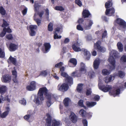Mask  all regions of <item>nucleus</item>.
Returning <instances> with one entry per match:
<instances>
[{"label": "nucleus", "instance_id": "1", "mask_svg": "<svg viewBox=\"0 0 126 126\" xmlns=\"http://www.w3.org/2000/svg\"><path fill=\"white\" fill-rule=\"evenodd\" d=\"M117 54V52L114 50H113L111 52L110 56L108 61L111 65L109 66V68L111 70H113L115 68V61L114 57L116 58Z\"/></svg>", "mask_w": 126, "mask_h": 126}, {"label": "nucleus", "instance_id": "2", "mask_svg": "<svg viewBox=\"0 0 126 126\" xmlns=\"http://www.w3.org/2000/svg\"><path fill=\"white\" fill-rule=\"evenodd\" d=\"M37 95L38 96L36 95H34V101L37 105H41L42 104L43 101L44 100V97L39 94H37Z\"/></svg>", "mask_w": 126, "mask_h": 126}, {"label": "nucleus", "instance_id": "3", "mask_svg": "<svg viewBox=\"0 0 126 126\" xmlns=\"http://www.w3.org/2000/svg\"><path fill=\"white\" fill-rule=\"evenodd\" d=\"M48 92V90L46 87H44L39 89L38 92V94H39L40 95L42 96H43V94H44L46 97L48 95H51V94H49Z\"/></svg>", "mask_w": 126, "mask_h": 126}, {"label": "nucleus", "instance_id": "4", "mask_svg": "<svg viewBox=\"0 0 126 126\" xmlns=\"http://www.w3.org/2000/svg\"><path fill=\"white\" fill-rule=\"evenodd\" d=\"M100 43V41H98L95 44H94V48L102 52H105L106 50V49L103 47L100 46L99 44Z\"/></svg>", "mask_w": 126, "mask_h": 126}, {"label": "nucleus", "instance_id": "5", "mask_svg": "<svg viewBox=\"0 0 126 126\" xmlns=\"http://www.w3.org/2000/svg\"><path fill=\"white\" fill-rule=\"evenodd\" d=\"M57 87L58 90L63 92L67 91L68 89V85L65 83H63L61 85L59 84Z\"/></svg>", "mask_w": 126, "mask_h": 126}, {"label": "nucleus", "instance_id": "6", "mask_svg": "<svg viewBox=\"0 0 126 126\" xmlns=\"http://www.w3.org/2000/svg\"><path fill=\"white\" fill-rule=\"evenodd\" d=\"M36 82L34 81H32L30 83L29 85L27 87L26 89L28 91H32L36 89Z\"/></svg>", "mask_w": 126, "mask_h": 126}, {"label": "nucleus", "instance_id": "7", "mask_svg": "<svg viewBox=\"0 0 126 126\" xmlns=\"http://www.w3.org/2000/svg\"><path fill=\"white\" fill-rule=\"evenodd\" d=\"M47 100V107H49L52 104V99L55 98L54 96L52 95H48L46 97Z\"/></svg>", "mask_w": 126, "mask_h": 126}, {"label": "nucleus", "instance_id": "8", "mask_svg": "<svg viewBox=\"0 0 126 126\" xmlns=\"http://www.w3.org/2000/svg\"><path fill=\"white\" fill-rule=\"evenodd\" d=\"M18 47V44L11 43L9 44V49L11 51H14L17 50Z\"/></svg>", "mask_w": 126, "mask_h": 126}, {"label": "nucleus", "instance_id": "9", "mask_svg": "<svg viewBox=\"0 0 126 126\" xmlns=\"http://www.w3.org/2000/svg\"><path fill=\"white\" fill-rule=\"evenodd\" d=\"M11 77L8 75H6L3 76L2 78L3 82L5 83H9L11 81Z\"/></svg>", "mask_w": 126, "mask_h": 126}, {"label": "nucleus", "instance_id": "10", "mask_svg": "<svg viewBox=\"0 0 126 126\" xmlns=\"http://www.w3.org/2000/svg\"><path fill=\"white\" fill-rule=\"evenodd\" d=\"M100 84H98V85L99 89L104 92H107L112 89V87L110 85H108L106 87L104 85L101 86H99Z\"/></svg>", "mask_w": 126, "mask_h": 126}, {"label": "nucleus", "instance_id": "11", "mask_svg": "<svg viewBox=\"0 0 126 126\" xmlns=\"http://www.w3.org/2000/svg\"><path fill=\"white\" fill-rule=\"evenodd\" d=\"M100 63V60L98 58H96L93 62V66L94 70L97 69Z\"/></svg>", "mask_w": 126, "mask_h": 126}, {"label": "nucleus", "instance_id": "12", "mask_svg": "<svg viewBox=\"0 0 126 126\" xmlns=\"http://www.w3.org/2000/svg\"><path fill=\"white\" fill-rule=\"evenodd\" d=\"M71 120L74 123H76L77 121V117L75 114L73 112H71L69 116Z\"/></svg>", "mask_w": 126, "mask_h": 126}, {"label": "nucleus", "instance_id": "13", "mask_svg": "<svg viewBox=\"0 0 126 126\" xmlns=\"http://www.w3.org/2000/svg\"><path fill=\"white\" fill-rule=\"evenodd\" d=\"M117 23L119 24L121 27L126 29V23L123 20L120 18H118L116 20Z\"/></svg>", "mask_w": 126, "mask_h": 126}, {"label": "nucleus", "instance_id": "14", "mask_svg": "<svg viewBox=\"0 0 126 126\" xmlns=\"http://www.w3.org/2000/svg\"><path fill=\"white\" fill-rule=\"evenodd\" d=\"M115 12L114 9L113 8H110L109 9H107L105 13L106 15L109 16H111L114 14Z\"/></svg>", "mask_w": 126, "mask_h": 126}, {"label": "nucleus", "instance_id": "15", "mask_svg": "<svg viewBox=\"0 0 126 126\" xmlns=\"http://www.w3.org/2000/svg\"><path fill=\"white\" fill-rule=\"evenodd\" d=\"M80 46L79 44H78V43L73 44L72 47L73 50L76 52L82 51V50L78 47V46Z\"/></svg>", "mask_w": 126, "mask_h": 126}, {"label": "nucleus", "instance_id": "16", "mask_svg": "<svg viewBox=\"0 0 126 126\" xmlns=\"http://www.w3.org/2000/svg\"><path fill=\"white\" fill-rule=\"evenodd\" d=\"M47 118L46 120V125L47 126H51V118L50 115L48 114H47Z\"/></svg>", "mask_w": 126, "mask_h": 126}, {"label": "nucleus", "instance_id": "17", "mask_svg": "<svg viewBox=\"0 0 126 126\" xmlns=\"http://www.w3.org/2000/svg\"><path fill=\"white\" fill-rule=\"evenodd\" d=\"M114 79V76L110 75L108 76L105 78L104 79V81L106 83H108L113 80Z\"/></svg>", "mask_w": 126, "mask_h": 126}, {"label": "nucleus", "instance_id": "18", "mask_svg": "<svg viewBox=\"0 0 126 126\" xmlns=\"http://www.w3.org/2000/svg\"><path fill=\"white\" fill-rule=\"evenodd\" d=\"M82 50L84 51V54L87 60H89L91 55V54L86 49H82Z\"/></svg>", "mask_w": 126, "mask_h": 126}, {"label": "nucleus", "instance_id": "19", "mask_svg": "<svg viewBox=\"0 0 126 126\" xmlns=\"http://www.w3.org/2000/svg\"><path fill=\"white\" fill-rule=\"evenodd\" d=\"M88 25H86L84 27V28L85 30H89L91 29V27L93 24V21L90 20H89L88 21Z\"/></svg>", "mask_w": 126, "mask_h": 126}, {"label": "nucleus", "instance_id": "20", "mask_svg": "<svg viewBox=\"0 0 126 126\" xmlns=\"http://www.w3.org/2000/svg\"><path fill=\"white\" fill-rule=\"evenodd\" d=\"M82 15L83 16L84 18H85L88 17L90 15V14L88 10H85L83 11Z\"/></svg>", "mask_w": 126, "mask_h": 126}, {"label": "nucleus", "instance_id": "21", "mask_svg": "<svg viewBox=\"0 0 126 126\" xmlns=\"http://www.w3.org/2000/svg\"><path fill=\"white\" fill-rule=\"evenodd\" d=\"M7 90V88L5 86L2 85L0 86V93L2 94H4Z\"/></svg>", "mask_w": 126, "mask_h": 126}, {"label": "nucleus", "instance_id": "22", "mask_svg": "<svg viewBox=\"0 0 126 126\" xmlns=\"http://www.w3.org/2000/svg\"><path fill=\"white\" fill-rule=\"evenodd\" d=\"M71 76L74 77H79L81 76V73L80 71H76L73 72L71 74Z\"/></svg>", "mask_w": 126, "mask_h": 126}, {"label": "nucleus", "instance_id": "23", "mask_svg": "<svg viewBox=\"0 0 126 126\" xmlns=\"http://www.w3.org/2000/svg\"><path fill=\"white\" fill-rule=\"evenodd\" d=\"M70 63L72 64L74 66H75L77 64L76 60L75 59L72 58L70 59L69 62L68 64L70 66L73 67V66H71L70 65Z\"/></svg>", "mask_w": 126, "mask_h": 126}, {"label": "nucleus", "instance_id": "24", "mask_svg": "<svg viewBox=\"0 0 126 126\" xmlns=\"http://www.w3.org/2000/svg\"><path fill=\"white\" fill-rule=\"evenodd\" d=\"M45 47V53H47L49 51L51 47L50 44L48 43H46L44 44Z\"/></svg>", "mask_w": 126, "mask_h": 126}, {"label": "nucleus", "instance_id": "25", "mask_svg": "<svg viewBox=\"0 0 126 126\" xmlns=\"http://www.w3.org/2000/svg\"><path fill=\"white\" fill-rule=\"evenodd\" d=\"M120 92V90L119 89L115 91H113L112 92L111 91H110L109 93L110 95H112L114 97H115L116 95L119 94Z\"/></svg>", "mask_w": 126, "mask_h": 126}, {"label": "nucleus", "instance_id": "26", "mask_svg": "<svg viewBox=\"0 0 126 126\" xmlns=\"http://www.w3.org/2000/svg\"><path fill=\"white\" fill-rule=\"evenodd\" d=\"M70 101V100L68 97L65 98L63 100L65 106L66 107L68 106Z\"/></svg>", "mask_w": 126, "mask_h": 126}, {"label": "nucleus", "instance_id": "27", "mask_svg": "<svg viewBox=\"0 0 126 126\" xmlns=\"http://www.w3.org/2000/svg\"><path fill=\"white\" fill-rule=\"evenodd\" d=\"M9 60L10 62H12L14 65H15L16 63V58L12 57L11 56H10L9 58L8 62H9L8 60Z\"/></svg>", "mask_w": 126, "mask_h": 126}, {"label": "nucleus", "instance_id": "28", "mask_svg": "<svg viewBox=\"0 0 126 126\" xmlns=\"http://www.w3.org/2000/svg\"><path fill=\"white\" fill-rule=\"evenodd\" d=\"M83 84H78V86L77 89V91L80 93H81L82 91Z\"/></svg>", "mask_w": 126, "mask_h": 126}, {"label": "nucleus", "instance_id": "29", "mask_svg": "<svg viewBox=\"0 0 126 126\" xmlns=\"http://www.w3.org/2000/svg\"><path fill=\"white\" fill-rule=\"evenodd\" d=\"M96 104V102H86V105L88 107H92L94 106Z\"/></svg>", "mask_w": 126, "mask_h": 126}, {"label": "nucleus", "instance_id": "30", "mask_svg": "<svg viewBox=\"0 0 126 126\" xmlns=\"http://www.w3.org/2000/svg\"><path fill=\"white\" fill-rule=\"evenodd\" d=\"M80 66V68L79 71L80 72H82L83 73H85L86 72V69L84 64L83 63H81Z\"/></svg>", "mask_w": 126, "mask_h": 126}, {"label": "nucleus", "instance_id": "31", "mask_svg": "<svg viewBox=\"0 0 126 126\" xmlns=\"http://www.w3.org/2000/svg\"><path fill=\"white\" fill-rule=\"evenodd\" d=\"M117 46L118 49L120 52H122L123 50V46L122 44L119 42L118 43Z\"/></svg>", "mask_w": 126, "mask_h": 126}, {"label": "nucleus", "instance_id": "32", "mask_svg": "<svg viewBox=\"0 0 126 126\" xmlns=\"http://www.w3.org/2000/svg\"><path fill=\"white\" fill-rule=\"evenodd\" d=\"M66 81L69 83L72 84L73 83V79L71 77H68L66 78Z\"/></svg>", "mask_w": 126, "mask_h": 126}, {"label": "nucleus", "instance_id": "33", "mask_svg": "<svg viewBox=\"0 0 126 126\" xmlns=\"http://www.w3.org/2000/svg\"><path fill=\"white\" fill-rule=\"evenodd\" d=\"M112 3L110 1H108L106 2L105 4V5L106 8H109L111 7L112 5Z\"/></svg>", "mask_w": 126, "mask_h": 126}, {"label": "nucleus", "instance_id": "34", "mask_svg": "<svg viewBox=\"0 0 126 126\" xmlns=\"http://www.w3.org/2000/svg\"><path fill=\"white\" fill-rule=\"evenodd\" d=\"M60 124V122L55 120L52 121V126H58Z\"/></svg>", "mask_w": 126, "mask_h": 126}, {"label": "nucleus", "instance_id": "35", "mask_svg": "<svg viewBox=\"0 0 126 126\" xmlns=\"http://www.w3.org/2000/svg\"><path fill=\"white\" fill-rule=\"evenodd\" d=\"M40 6V5H39L38 3H37L36 2H35L34 5L35 11H37L39 8Z\"/></svg>", "mask_w": 126, "mask_h": 126}, {"label": "nucleus", "instance_id": "36", "mask_svg": "<svg viewBox=\"0 0 126 126\" xmlns=\"http://www.w3.org/2000/svg\"><path fill=\"white\" fill-rule=\"evenodd\" d=\"M110 72L106 69H103L102 71V74L104 75H107L110 74Z\"/></svg>", "mask_w": 126, "mask_h": 126}, {"label": "nucleus", "instance_id": "37", "mask_svg": "<svg viewBox=\"0 0 126 126\" xmlns=\"http://www.w3.org/2000/svg\"><path fill=\"white\" fill-rule=\"evenodd\" d=\"M119 76L121 78H123L125 76L124 73L122 71H119L118 72Z\"/></svg>", "mask_w": 126, "mask_h": 126}, {"label": "nucleus", "instance_id": "38", "mask_svg": "<svg viewBox=\"0 0 126 126\" xmlns=\"http://www.w3.org/2000/svg\"><path fill=\"white\" fill-rule=\"evenodd\" d=\"M53 24L52 23H50L48 26V30L49 31H52L53 30Z\"/></svg>", "mask_w": 126, "mask_h": 126}, {"label": "nucleus", "instance_id": "39", "mask_svg": "<svg viewBox=\"0 0 126 126\" xmlns=\"http://www.w3.org/2000/svg\"><path fill=\"white\" fill-rule=\"evenodd\" d=\"M3 23L2 25V27L6 28L5 27H8L9 25V24L7 23V22L5 21L4 19H3Z\"/></svg>", "mask_w": 126, "mask_h": 126}, {"label": "nucleus", "instance_id": "40", "mask_svg": "<svg viewBox=\"0 0 126 126\" xmlns=\"http://www.w3.org/2000/svg\"><path fill=\"white\" fill-rule=\"evenodd\" d=\"M8 111H5L1 114L0 116V117H1L2 118H5L8 115Z\"/></svg>", "mask_w": 126, "mask_h": 126}, {"label": "nucleus", "instance_id": "41", "mask_svg": "<svg viewBox=\"0 0 126 126\" xmlns=\"http://www.w3.org/2000/svg\"><path fill=\"white\" fill-rule=\"evenodd\" d=\"M6 28H3V31L0 34V36L1 37H3L6 33Z\"/></svg>", "mask_w": 126, "mask_h": 126}, {"label": "nucleus", "instance_id": "42", "mask_svg": "<svg viewBox=\"0 0 126 126\" xmlns=\"http://www.w3.org/2000/svg\"><path fill=\"white\" fill-rule=\"evenodd\" d=\"M0 13L1 14L4 15L5 14V11L3 7L2 6L0 8Z\"/></svg>", "mask_w": 126, "mask_h": 126}, {"label": "nucleus", "instance_id": "43", "mask_svg": "<svg viewBox=\"0 0 126 126\" xmlns=\"http://www.w3.org/2000/svg\"><path fill=\"white\" fill-rule=\"evenodd\" d=\"M121 61L123 63L126 62V55H124L122 56L121 58Z\"/></svg>", "mask_w": 126, "mask_h": 126}, {"label": "nucleus", "instance_id": "44", "mask_svg": "<svg viewBox=\"0 0 126 126\" xmlns=\"http://www.w3.org/2000/svg\"><path fill=\"white\" fill-rule=\"evenodd\" d=\"M37 27L35 25H30L29 28L30 30H36L37 28Z\"/></svg>", "mask_w": 126, "mask_h": 126}, {"label": "nucleus", "instance_id": "45", "mask_svg": "<svg viewBox=\"0 0 126 126\" xmlns=\"http://www.w3.org/2000/svg\"><path fill=\"white\" fill-rule=\"evenodd\" d=\"M86 113V111L83 109L79 111V113L83 117L85 116Z\"/></svg>", "mask_w": 126, "mask_h": 126}, {"label": "nucleus", "instance_id": "46", "mask_svg": "<svg viewBox=\"0 0 126 126\" xmlns=\"http://www.w3.org/2000/svg\"><path fill=\"white\" fill-rule=\"evenodd\" d=\"M1 98L2 100V101H4L7 100L8 102H10V99L8 98V96H6L4 98L3 97L2 95H1Z\"/></svg>", "mask_w": 126, "mask_h": 126}, {"label": "nucleus", "instance_id": "47", "mask_svg": "<svg viewBox=\"0 0 126 126\" xmlns=\"http://www.w3.org/2000/svg\"><path fill=\"white\" fill-rule=\"evenodd\" d=\"M5 37L6 38L9 40H12L13 38V37L12 34H10L8 35H6Z\"/></svg>", "mask_w": 126, "mask_h": 126}, {"label": "nucleus", "instance_id": "48", "mask_svg": "<svg viewBox=\"0 0 126 126\" xmlns=\"http://www.w3.org/2000/svg\"><path fill=\"white\" fill-rule=\"evenodd\" d=\"M75 3L80 7L82 5V3L80 0H75Z\"/></svg>", "mask_w": 126, "mask_h": 126}, {"label": "nucleus", "instance_id": "49", "mask_svg": "<svg viewBox=\"0 0 126 126\" xmlns=\"http://www.w3.org/2000/svg\"><path fill=\"white\" fill-rule=\"evenodd\" d=\"M92 93L91 89V88L88 89L86 91V95L87 96L91 94Z\"/></svg>", "mask_w": 126, "mask_h": 126}, {"label": "nucleus", "instance_id": "50", "mask_svg": "<svg viewBox=\"0 0 126 126\" xmlns=\"http://www.w3.org/2000/svg\"><path fill=\"white\" fill-rule=\"evenodd\" d=\"M19 102L21 104L24 105H25L26 104V100L24 99L20 100Z\"/></svg>", "mask_w": 126, "mask_h": 126}, {"label": "nucleus", "instance_id": "51", "mask_svg": "<svg viewBox=\"0 0 126 126\" xmlns=\"http://www.w3.org/2000/svg\"><path fill=\"white\" fill-rule=\"evenodd\" d=\"M55 9L56 10L60 11H62L64 10V8L62 6H56L55 8Z\"/></svg>", "mask_w": 126, "mask_h": 126}, {"label": "nucleus", "instance_id": "52", "mask_svg": "<svg viewBox=\"0 0 126 126\" xmlns=\"http://www.w3.org/2000/svg\"><path fill=\"white\" fill-rule=\"evenodd\" d=\"M5 56L4 52L1 49H0V57H3Z\"/></svg>", "mask_w": 126, "mask_h": 126}, {"label": "nucleus", "instance_id": "53", "mask_svg": "<svg viewBox=\"0 0 126 126\" xmlns=\"http://www.w3.org/2000/svg\"><path fill=\"white\" fill-rule=\"evenodd\" d=\"M77 30L79 31H83V28L80 25H77Z\"/></svg>", "mask_w": 126, "mask_h": 126}, {"label": "nucleus", "instance_id": "54", "mask_svg": "<svg viewBox=\"0 0 126 126\" xmlns=\"http://www.w3.org/2000/svg\"><path fill=\"white\" fill-rule=\"evenodd\" d=\"M61 75L63 77H65L66 78L68 77V75L67 74L63 72H61Z\"/></svg>", "mask_w": 126, "mask_h": 126}, {"label": "nucleus", "instance_id": "55", "mask_svg": "<svg viewBox=\"0 0 126 126\" xmlns=\"http://www.w3.org/2000/svg\"><path fill=\"white\" fill-rule=\"evenodd\" d=\"M63 64V63L61 62L56 64L55 65V67L60 68V67Z\"/></svg>", "mask_w": 126, "mask_h": 126}, {"label": "nucleus", "instance_id": "56", "mask_svg": "<svg viewBox=\"0 0 126 126\" xmlns=\"http://www.w3.org/2000/svg\"><path fill=\"white\" fill-rule=\"evenodd\" d=\"M31 116L30 114H27L25 115L24 117V119L26 120H28L31 117Z\"/></svg>", "mask_w": 126, "mask_h": 126}, {"label": "nucleus", "instance_id": "57", "mask_svg": "<svg viewBox=\"0 0 126 126\" xmlns=\"http://www.w3.org/2000/svg\"><path fill=\"white\" fill-rule=\"evenodd\" d=\"M61 37V36H59L58 35L57 33H55L54 36V39H60Z\"/></svg>", "mask_w": 126, "mask_h": 126}, {"label": "nucleus", "instance_id": "58", "mask_svg": "<svg viewBox=\"0 0 126 126\" xmlns=\"http://www.w3.org/2000/svg\"><path fill=\"white\" fill-rule=\"evenodd\" d=\"M34 20L37 23L38 26L40 25L41 23V20L38 19H34Z\"/></svg>", "mask_w": 126, "mask_h": 126}, {"label": "nucleus", "instance_id": "59", "mask_svg": "<svg viewBox=\"0 0 126 126\" xmlns=\"http://www.w3.org/2000/svg\"><path fill=\"white\" fill-rule=\"evenodd\" d=\"M30 31L31 32L30 33V35L32 36H34L36 34V32L35 31L32 30H30Z\"/></svg>", "mask_w": 126, "mask_h": 126}, {"label": "nucleus", "instance_id": "60", "mask_svg": "<svg viewBox=\"0 0 126 126\" xmlns=\"http://www.w3.org/2000/svg\"><path fill=\"white\" fill-rule=\"evenodd\" d=\"M94 73L93 71H91L89 73V75L91 78L93 77L94 75Z\"/></svg>", "mask_w": 126, "mask_h": 126}, {"label": "nucleus", "instance_id": "61", "mask_svg": "<svg viewBox=\"0 0 126 126\" xmlns=\"http://www.w3.org/2000/svg\"><path fill=\"white\" fill-rule=\"evenodd\" d=\"M78 104L81 107H83V101L82 100H80L78 102Z\"/></svg>", "mask_w": 126, "mask_h": 126}, {"label": "nucleus", "instance_id": "62", "mask_svg": "<svg viewBox=\"0 0 126 126\" xmlns=\"http://www.w3.org/2000/svg\"><path fill=\"white\" fill-rule=\"evenodd\" d=\"M82 122L84 126H87V122L86 120L85 119L83 120Z\"/></svg>", "mask_w": 126, "mask_h": 126}, {"label": "nucleus", "instance_id": "63", "mask_svg": "<svg viewBox=\"0 0 126 126\" xmlns=\"http://www.w3.org/2000/svg\"><path fill=\"white\" fill-rule=\"evenodd\" d=\"M47 75V72L45 71H42L41 74V75L44 76H46Z\"/></svg>", "mask_w": 126, "mask_h": 126}, {"label": "nucleus", "instance_id": "64", "mask_svg": "<svg viewBox=\"0 0 126 126\" xmlns=\"http://www.w3.org/2000/svg\"><path fill=\"white\" fill-rule=\"evenodd\" d=\"M107 32L106 30H105L103 33L102 34V38H104L107 35Z\"/></svg>", "mask_w": 126, "mask_h": 126}]
</instances>
